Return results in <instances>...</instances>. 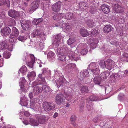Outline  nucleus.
Masks as SVG:
<instances>
[{"label": "nucleus", "mask_w": 128, "mask_h": 128, "mask_svg": "<svg viewBox=\"0 0 128 128\" xmlns=\"http://www.w3.org/2000/svg\"><path fill=\"white\" fill-rule=\"evenodd\" d=\"M64 16V14L60 13L56 14L52 16V18L56 20H59L63 18Z\"/></svg>", "instance_id": "nucleus-14"}, {"label": "nucleus", "mask_w": 128, "mask_h": 128, "mask_svg": "<svg viewBox=\"0 0 128 128\" xmlns=\"http://www.w3.org/2000/svg\"><path fill=\"white\" fill-rule=\"evenodd\" d=\"M62 38L60 34H58L55 36V40L60 41Z\"/></svg>", "instance_id": "nucleus-44"}, {"label": "nucleus", "mask_w": 128, "mask_h": 128, "mask_svg": "<svg viewBox=\"0 0 128 128\" xmlns=\"http://www.w3.org/2000/svg\"><path fill=\"white\" fill-rule=\"evenodd\" d=\"M12 32L13 34H14V36H17L19 34V31L15 27H14L12 28Z\"/></svg>", "instance_id": "nucleus-30"}, {"label": "nucleus", "mask_w": 128, "mask_h": 128, "mask_svg": "<svg viewBox=\"0 0 128 128\" xmlns=\"http://www.w3.org/2000/svg\"><path fill=\"white\" fill-rule=\"evenodd\" d=\"M123 56L124 58H122L121 60L123 61L128 62V54L124 53L123 54Z\"/></svg>", "instance_id": "nucleus-34"}, {"label": "nucleus", "mask_w": 128, "mask_h": 128, "mask_svg": "<svg viewBox=\"0 0 128 128\" xmlns=\"http://www.w3.org/2000/svg\"><path fill=\"white\" fill-rule=\"evenodd\" d=\"M30 56L31 59L30 60L32 61L33 62H35V57L34 55L32 54H30Z\"/></svg>", "instance_id": "nucleus-50"}, {"label": "nucleus", "mask_w": 128, "mask_h": 128, "mask_svg": "<svg viewBox=\"0 0 128 128\" xmlns=\"http://www.w3.org/2000/svg\"><path fill=\"white\" fill-rule=\"evenodd\" d=\"M58 115V113L56 112L54 113V115L53 116V117L54 118H55L57 117Z\"/></svg>", "instance_id": "nucleus-61"}, {"label": "nucleus", "mask_w": 128, "mask_h": 128, "mask_svg": "<svg viewBox=\"0 0 128 128\" xmlns=\"http://www.w3.org/2000/svg\"><path fill=\"white\" fill-rule=\"evenodd\" d=\"M20 90L22 91H25V87L22 84H21L20 85Z\"/></svg>", "instance_id": "nucleus-52"}, {"label": "nucleus", "mask_w": 128, "mask_h": 128, "mask_svg": "<svg viewBox=\"0 0 128 128\" xmlns=\"http://www.w3.org/2000/svg\"><path fill=\"white\" fill-rule=\"evenodd\" d=\"M81 4L82 6H83L84 7L86 6V4L84 2H82Z\"/></svg>", "instance_id": "nucleus-62"}, {"label": "nucleus", "mask_w": 128, "mask_h": 128, "mask_svg": "<svg viewBox=\"0 0 128 128\" xmlns=\"http://www.w3.org/2000/svg\"><path fill=\"white\" fill-rule=\"evenodd\" d=\"M62 78V77H60V78H59L58 80L57 79V82H56V84L58 87H59L60 86H63L64 84V82L63 81L60 79L61 78Z\"/></svg>", "instance_id": "nucleus-22"}, {"label": "nucleus", "mask_w": 128, "mask_h": 128, "mask_svg": "<svg viewBox=\"0 0 128 128\" xmlns=\"http://www.w3.org/2000/svg\"><path fill=\"white\" fill-rule=\"evenodd\" d=\"M60 44V41L56 40H54V41L53 43L54 46H55L56 47L59 46Z\"/></svg>", "instance_id": "nucleus-41"}, {"label": "nucleus", "mask_w": 128, "mask_h": 128, "mask_svg": "<svg viewBox=\"0 0 128 128\" xmlns=\"http://www.w3.org/2000/svg\"><path fill=\"white\" fill-rule=\"evenodd\" d=\"M5 1V0H0V6L3 5Z\"/></svg>", "instance_id": "nucleus-58"}, {"label": "nucleus", "mask_w": 128, "mask_h": 128, "mask_svg": "<svg viewBox=\"0 0 128 128\" xmlns=\"http://www.w3.org/2000/svg\"><path fill=\"white\" fill-rule=\"evenodd\" d=\"M80 89L82 93H87L89 91L88 88L86 86L80 87Z\"/></svg>", "instance_id": "nucleus-28"}, {"label": "nucleus", "mask_w": 128, "mask_h": 128, "mask_svg": "<svg viewBox=\"0 0 128 128\" xmlns=\"http://www.w3.org/2000/svg\"><path fill=\"white\" fill-rule=\"evenodd\" d=\"M110 10L109 6L104 4V13L108 14Z\"/></svg>", "instance_id": "nucleus-43"}, {"label": "nucleus", "mask_w": 128, "mask_h": 128, "mask_svg": "<svg viewBox=\"0 0 128 128\" xmlns=\"http://www.w3.org/2000/svg\"><path fill=\"white\" fill-rule=\"evenodd\" d=\"M46 89H48V88L46 85H43L42 87L36 86L34 88L33 92L34 94H38L41 92L43 90L46 92Z\"/></svg>", "instance_id": "nucleus-3"}, {"label": "nucleus", "mask_w": 128, "mask_h": 128, "mask_svg": "<svg viewBox=\"0 0 128 128\" xmlns=\"http://www.w3.org/2000/svg\"><path fill=\"white\" fill-rule=\"evenodd\" d=\"M46 118L44 116L40 114L38 115V116L36 117L37 121H35L32 119H30V121L34 126H38V123L41 124L44 123L46 122Z\"/></svg>", "instance_id": "nucleus-1"}, {"label": "nucleus", "mask_w": 128, "mask_h": 128, "mask_svg": "<svg viewBox=\"0 0 128 128\" xmlns=\"http://www.w3.org/2000/svg\"><path fill=\"white\" fill-rule=\"evenodd\" d=\"M68 56L72 60L77 61L80 59L78 54L72 52L70 53Z\"/></svg>", "instance_id": "nucleus-8"}, {"label": "nucleus", "mask_w": 128, "mask_h": 128, "mask_svg": "<svg viewBox=\"0 0 128 128\" xmlns=\"http://www.w3.org/2000/svg\"><path fill=\"white\" fill-rule=\"evenodd\" d=\"M42 33L41 31L38 30V29H36L34 30L31 35V36L33 37H34L36 36L40 37L42 34Z\"/></svg>", "instance_id": "nucleus-15"}, {"label": "nucleus", "mask_w": 128, "mask_h": 128, "mask_svg": "<svg viewBox=\"0 0 128 128\" xmlns=\"http://www.w3.org/2000/svg\"><path fill=\"white\" fill-rule=\"evenodd\" d=\"M56 107L55 104L53 102H44L43 103V108L46 111L49 112L54 110Z\"/></svg>", "instance_id": "nucleus-2"}, {"label": "nucleus", "mask_w": 128, "mask_h": 128, "mask_svg": "<svg viewBox=\"0 0 128 128\" xmlns=\"http://www.w3.org/2000/svg\"><path fill=\"white\" fill-rule=\"evenodd\" d=\"M86 106L88 110H90L93 108L92 103V102L88 100L87 101Z\"/></svg>", "instance_id": "nucleus-23"}, {"label": "nucleus", "mask_w": 128, "mask_h": 128, "mask_svg": "<svg viewBox=\"0 0 128 128\" xmlns=\"http://www.w3.org/2000/svg\"><path fill=\"white\" fill-rule=\"evenodd\" d=\"M86 24L90 28H92L94 26V24L93 21L91 20H88L86 22Z\"/></svg>", "instance_id": "nucleus-31"}, {"label": "nucleus", "mask_w": 128, "mask_h": 128, "mask_svg": "<svg viewBox=\"0 0 128 128\" xmlns=\"http://www.w3.org/2000/svg\"><path fill=\"white\" fill-rule=\"evenodd\" d=\"M27 70V68L25 66H23L20 69V72L21 73H24Z\"/></svg>", "instance_id": "nucleus-37"}, {"label": "nucleus", "mask_w": 128, "mask_h": 128, "mask_svg": "<svg viewBox=\"0 0 128 128\" xmlns=\"http://www.w3.org/2000/svg\"><path fill=\"white\" fill-rule=\"evenodd\" d=\"M34 62H33L32 61L30 60V62H27V64L28 66L30 68H32L33 66V64Z\"/></svg>", "instance_id": "nucleus-45"}, {"label": "nucleus", "mask_w": 128, "mask_h": 128, "mask_svg": "<svg viewBox=\"0 0 128 128\" xmlns=\"http://www.w3.org/2000/svg\"><path fill=\"white\" fill-rule=\"evenodd\" d=\"M47 56L48 59L51 60L55 58V55L53 52L51 51L48 52L47 54Z\"/></svg>", "instance_id": "nucleus-26"}, {"label": "nucleus", "mask_w": 128, "mask_h": 128, "mask_svg": "<svg viewBox=\"0 0 128 128\" xmlns=\"http://www.w3.org/2000/svg\"><path fill=\"white\" fill-rule=\"evenodd\" d=\"M98 116H96L93 119V121L95 123H97L98 120Z\"/></svg>", "instance_id": "nucleus-55"}, {"label": "nucleus", "mask_w": 128, "mask_h": 128, "mask_svg": "<svg viewBox=\"0 0 128 128\" xmlns=\"http://www.w3.org/2000/svg\"><path fill=\"white\" fill-rule=\"evenodd\" d=\"M97 99V98L96 97L94 96H90L89 97L88 100H87L89 101H94L96 100Z\"/></svg>", "instance_id": "nucleus-38"}, {"label": "nucleus", "mask_w": 128, "mask_h": 128, "mask_svg": "<svg viewBox=\"0 0 128 128\" xmlns=\"http://www.w3.org/2000/svg\"><path fill=\"white\" fill-rule=\"evenodd\" d=\"M36 76V73L34 72H31L28 75V78L30 79H32Z\"/></svg>", "instance_id": "nucleus-33"}, {"label": "nucleus", "mask_w": 128, "mask_h": 128, "mask_svg": "<svg viewBox=\"0 0 128 128\" xmlns=\"http://www.w3.org/2000/svg\"><path fill=\"white\" fill-rule=\"evenodd\" d=\"M76 118V116L75 115H73L70 119L71 123L74 126H76V124L75 122Z\"/></svg>", "instance_id": "nucleus-25"}, {"label": "nucleus", "mask_w": 128, "mask_h": 128, "mask_svg": "<svg viewBox=\"0 0 128 128\" xmlns=\"http://www.w3.org/2000/svg\"><path fill=\"white\" fill-rule=\"evenodd\" d=\"M88 52V51L86 48H85L82 50L80 53L81 54L84 55L86 54Z\"/></svg>", "instance_id": "nucleus-48"}, {"label": "nucleus", "mask_w": 128, "mask_h": 128, "mask_svg": "<svg viewBox=\"0 0 128 128\" xmlns=\"http://www.w3.org/2000/svg\"><path fill=\"white\" fill-rule=\"evenodd\" d=\"M56 101V104L60 105L65 102V98L63 94H57L55 97Z\"/></svg>", "instance_id": "nucleus-4"}, {"label": "nucleus", "mask_w": 128, "mask_h": 128, "mask_svg": "<svg viewBox=\"0 0 128 128\" xmlns=\"http://www.w3.org/2000/svg\"><path fill=\"white\" fill-rule=\"evenodd\" d=\"M67 48L64 47H60L58 48L56 51V53L58 55L65 54L68 55Z\"/></svg>", "instance_id": "nucleus-10"}, {"label": "nucleus", "mask_w": 128, "mask_h": 128, "mask_svg": "<svg viewBox=\"0 0 128 128\" xmlns=\"http://www.w3.org/2000/svg\"><path fill=\"white\" fill-rule=\"evenodd\" d=\"M111 77H114L115 76V77H116L118 78V79H119L120 78V76L118 74H116L114 76L112 75H111Z\"/></svg>", "instance_id": "nucleus-54"}, {"label": "nucleus", "mask_w": 128, "mask_h": 128, "mask_svg": "<svg viewBox=\"0 0 128 128\" xmlns=\"http://www.w3.org/2000/svg\"><path fill=\"white\" fill-rule=\"evenodd\" d=\"M120 6L117 4H115L114 6V9L117 13H120L123 12Z\"/></svg>", "instance_id": "nucleus-17"}, {"label": "nucleus", "mask_w": 128, "mask_h": 128, "mask_svg": "<svg viewBox=\"0 0 128 128\" xmlns=\"http://www.w3.org/2000/svg\"><path fill=\"white\" fill-rule=\"evenodd\" d=\"M3 5H6L7 6H9L10 5V2L9 0H5V1Z\"/></svg>", "instance_id": "nucleus-49"}, {"label": "nucleus", "mask_w": 128, "mask_h": 128, "mask_svg": "<svg viewBox=\"0 0 128 128\" xmlns=\"http://www.w3.org/2000/svg\"><path fill=\"white\" fill-rule=\"evenodd\" d=\"M24 115L26 116H28L30 115V113L27 111L24 112Z\"/></svg>", "instance_id": "nucleus-57"}, {"label": "nucleus", "mask_w": 128, "mask_h": 128, "mask_svg": "<svg viewBox=\"0 0 128 128\" xmlns=\"http://www.w3.org/2000/svg\"><path fill=\"white\" fill-rule=\"evenodd\" d=\"M75 41L72 38H69L68 40V44L69 45H70L72 44Z\"/></svg>", "instance_id": "nucleus-46"}, {"label": "nucleus", "mask_w": 128, "mask_h": 128, "mask_svg": "<svg viewBox=\"0 0 128 128\" xmlns=\"http://www.w3.org/2000/svg\"><path fill=\"white\" fill-rule=\"evenodd\" d=\"M61 2L58 1L54 4L52 6V9L54 12H59L61 8Z\"/></svg>", "instance_id": "nucleus-9"}, {"label": "nucleus", "mask_w": 128, "mask_h": 128, "mask_svg": "<svg viewBox=\"0 0 128 128\" xmlns=\"http://www.w3.org/2000/svg\"><path fill=\"white\" fill-rule=\"evenodd\" d=\"M17 39L18 40L22 41L25 40L26 38L24 36H20L18 37Z\"/></svg>", "instance_id": "nucleus-47"}, {"label": "nucleus", "mask_w": 128, "mask_h": 128, "mask_svg": "<svg viewBox=\"0 0 128 128\" xmlns=\"http://www.w3.org/2000/svg\"><path fill=\"white\" fill-rule=\"evenodd\" d=\"M43 73H42V74H39V75H38V78H40V79L41 78H42L43 77H44L43 76Z\"/></svg>", "instance_id": "nucleus-63"}, {"label": "nucleus", "mask_w": 128, "mask_h": 128, "mask_svg": "<svg viewBox=\"0 0 128 128\" xmlns=\"http://www.w3.org/2000/svg\"><path fill=\"white\" fill-rule=\"evenodd\" d=\"M91 70L94 74H99L100 71L98 68L96 67V64L94 62H92L89 65Z\"/></svg>", "instance_id": "nucleus-5"}, {"label": "nucleus", "mask_w": 128, "mask_h": 128, "mask_svg": "<svg viewBox=\"0 0 128 128\" xmlns=\"http://www.w3.org/2000/svg\"><path fill=\"white\" fill-rule=\"evenodd\" d=\"M3 56L4 58L8 59L10 58V54L9 52H4L3 54Z\"/></svg>", "instance_id": "nucleus-39"}, {"label": "nucleus", "mask_w": 128, "mask_h": 128, "mask_svg": "<svg viewBox=\"0 0 128 128\" xmlns=\"http://www.w3.org/2000/svg\"><path fill=\"white\" fill-rule=\"evenodd\" d=\"M112 29L111 26L107 25L104 27V33H108L110 32Z\"/></svg>", "instance_id": "nucleus-35"}, {"label": "nucleus", "mask_w": 128, "mask_h": 128, "mask_svg": "<svg viewBox=\"0 0 128 128\" xmlns=\"http://www.w3.org/2000/svg\"><path fill=\"white\" fill-rule=\"evenodd\" d=\"M76 66V64H74L70 63L68 64L66 66V68L67 70L70 71Z\"/></svg>", "instance_id": "nucleus-18"}, {"label": "nucleus", "mask_w": 128, "mask_h": 128, "mask_svg": "<svg viewBox=\"0 0 128 128\" xmlns=\"http://www.w3.org/2000/svg\"><path fill=\"white\" fill-rule=\"evenodd\" d=\"M89 74V72L87 70H85L84 71H81L78 74V76L80 80H82V78L87 76H88Z\"/></svg>", "instance_id": "nucleus-12"}, {"label": "nucleus", "mask_w": 128, "mask_h": 128, "mask_svg": "<svg viewBox=\"0 0 128 128\" xmlns=\"http://www.w3.org/2000/svg\"><path fill=\"white\" fill-rule=\"evenodd\" d=\"M65 24L63 20H60L55 24V26L63 28Z\"/></svg>", "instance_id": "nucleus-29"}, {"label": "nucleus", "mask_w": 128, "mask_h": 128, "mask_svg": "<svg viewBox=\"0 0 128 128\" xmlns=\"http://www.w3.org/2000/svg\"><path fill=\"white\" fill-rule=\"evenodd\" d=\"M115 65L114 63L111 60H108L104 62V66L106 68L109 70H111Z\"/></svg>", "instance_id": "nucleus-6"}, {"label": "nucleus", "mask_w": 128, "mask_h": 128, "mask_svg": "<svg viewBox=\"0 0 128 128\" xmlns=\"http://www.w3.org/2000/svg\"><path fill=\"white\" fill-rule=\"evenodd\" d=\"M73 17V14L72 12H68L66 14H64V18L70 20Z\"/></svg>", "instance_id": "nucleus-24"}, {"label": "nucleus", "mask_w": 128, "mask_h": 128, "mask_svg": "<svg viewBox=\"0 0 128 128\" xmlns=\"http://www.w3.org/2000/svg\"><path fill=\"white\" fill-rule=\"evenodd\" d=\"M8 14L9 16L12 18H14L18 15L17 12L12 10L9 11Z\"/></svg>", "instance_id": "nucleus-21"}, {"label": "nucleus", "mask_w": 128, "mask_h": 128, "mask_svg": "<svg viewBox=\"0 0 128 128\" xmlns=\"http://www.w3.org/2000/svg\"><path fill=\"white\" fill-rule=\"evenodd\" d=\"M58 59L60 61L64 62L66 60V57L65 55H61L58 57Z\"/></svg>", "instance_id": "nucleus-40"}, {"label": "nucleus", "mask_w": 128, "mask_h": 128, "mask_svg": "<svg viewBox=\"0 0 128 128\" xmlns=\"http://www.w3.org/2000/svg\"><path fill=\"white\" fill-rule=\"evenodd\" d=\"M40 79V80H41L43 82H45V79L44 77Z\"/></svg>", "instance_id": "nucleus-64"}, {"label": "nucleus", "mask_w": 128, "mask_h": 128, "mask_svg": "<svg viewBox=\"0 0 128 128\" xmlns=\"http://www.w3.org/2000/svg\"><path fill=\"white\" fill-rule=\"evenodd\" d=\"M66 97H65V99L68 100H69L72 98V96L71 94L70 93H67L65 94Z\"/></svg>", "instance_id": "nucleus-36"}, {"label": "nucleus", "mask_w": 128, "mask_h": 128, "mask_svg": "<svg viewBox=\"0 0 128 128\" xmlns=\"http://www.w3.org/2000/svg\"><path fill=\"white\" fill-rule=\"evenodd\" d=\"M0 49L1 50H4L8 48V45L7 43V42L6 40L2 41L0 44Z\"/></svg>", "instance_id": "nucleus-16"}, {"label": "nucleus", "mask_w": 128, "mask_h": 128, "mask_svg": "<svg viewBox=\"0 0 128 128\" xmlns=\"http://www.w3.org/2000/svg\"><path fill=\"white\" fill-rule=\"evenodd\" d=\"M21 23L22 27L23 30L27 31L29 28V22H21Z\"/></svg>", "instance_id": "nucleus-13"}, {"label": "nucleus", "mask_w": 128, "mask_h": 128, "mask_svg": "<svg viewBox=\"0 0 128 128\" xmlns=\"http://www.w3.org/2000/svg\"><path fill=\"white\" fill-rule=\"evenodd\" d=\"M89 44H94V42H93L92 39H90L89 40Z\"/></svg>", "instance_id": "nucleus-60"}, {"label": "nucleus", "mask_w": 128, "mask_h": 128, "mask_svg": "<svg viewBox=\"0 0 128 128\" xmlns=\"http://www.w3.org/2000/svg\"><path fill=\"white\" fill-rule=\"evenodd\" d=\"M93 42H94V44H95V46L96 47V44L98 43V39H96V38H92Z\"/></svg>", "instance_id": "nucleus-51"}, {"label": "nucleus", "mask_w": 128, "mask_h": 128, "mask_svg": "<svg viewBox=\"0 0 128 128\" xmlns=\"http://www.w3.org/2000/svg\"><path fill=\"white\" fill-rule=\"evenodd\" d=\"M29 96L30 99H32L33 98V94L32 92L28 94Z\"/></svg>", "instance_id": "nucleus-59"}, {"label": "nucleus", "mask_w": 128, "mask_h": 128, "mask_svg": "<svg viewBox=\"0 0 128 128\" xmlns=\"http://www.w3.org/2000/svg\"><path fill=\"white\" fill-rule=\"evenodd\" d=\"M104 79L106 78L108 76L110 75L109 72L108 70L106 71L105 73Z\"/></svg>", "instance_id": "nucleus-53"}, {"label": "nucleus", "mask_w": 128, "mask_h": 128, "mask_svg": "<svg viewBox=\"0 0 128 128\" xmlns=\"http://www.w3.org/2000/svg\"><path fill=\"white\" fill-rule=\"evenodd\" d=\"M98 32V31L97 30L94 29L91 32V36H95L97 34Z\"/></svg>", "instance_id": "nucleus-42"}, {"label": "nucleus", "mask_w": 128, "mask_h": 128, "mask_svg": "<svg viewBox=\"0 0 128 128\" xmlns=\"http://www.w3.org/2000/svg\"><path fill=\"white\" fill-rule=\"evenodd\" d=\"M80 32L82 35L83 37H86L88 36L89 34V33L87 31L84 29H80Z\"/></svg>", "instance_id": "nucleus-20"}, {"label": "nucleus", "mask_w": 128, "mask_h": 128, "mask_svg": "<svg viewBox=\"0 0 128 128\" xmlns=\"http://www.w3.org/2000/svg\"><path fill=\"white\" fill-rule=\"evenodd\" d=\"M39 6L38 2L33 1L31 4L30 8L29 10L28 13L31 14L38 8Z\"/></svg>", "instance_id": "nucleus-7"}, {"label": "nucleus", "mask_w": 128, "mask_h": 128, "mask_svg": "<svg viewBox=\"0 0 128 128\" xmlns=\"http://www.w3.org/2000/svg\"><path fill=\"white\" fill-rule=\"evenodd\" d=\"M11 34H10V36H11ZM10 38L9 40V42H10L13 43L14 41V39L13 38L14 37H11Z\"/></svg>", "instance_id": "nucleus-56"}, {"label": "nucleus", "mask_w": 128, "mask_h": 128, "mask_svg": "<svg viewBox=\"0 0 128 128\" xmlns=\"http://www.w3.org/2000/svg\"><path fill=\"white\" fill-rule=\"evenodd\" d=\"M42 19L40 18L34 19L32 22V23L34 24L38 25L39 23L42 21Z\"/></svg>", "instance_id": "nucleus-32"}, {"label": "nucleus", "mask_w": 128, "mask_h": 128, "mask_svg": "<svg viewBox=\"0 0 128 128\" xmlns=\"http://www.w3.org/2000/svg\"><path fill=\"white\" fill-rule=\"evenodd\" d=\"M98 74H96V76H95L94 79V82L95 84L100 85L101 82V78L98 76Z\"/></svg>", "instance_id": "nucleus-19"}, {"label": "nucleus", "mask_w": 128, "mask_h": 128, "mask_svg": "<svg viewBox=\"0 0 128 128\" xmlns=\"http://www.w3.org/2000/svg\"><path fill=\"white\" fill-rule=\"evenodd\" d=\"M11 32V29L8 27L5 26L0 30V33L4 36H6Z\"/></svg>", "instance_id": "nucleus-11"}, {"label": "nucleus", "mask_w": 128, "mask_h": 128, "mask_svg": "<svg viewBox=\"0 0 128 128\" xmlns=\"http://www.w3.org/2000/svg\"><path fill=\"white\" fill-rule=\"evenodd\" d=\"M63 28L68 32H70L72 30L70 26L68 23L65 24Z\"/></svg>", "instance_id": "nucleus-27"}]
</instances>
